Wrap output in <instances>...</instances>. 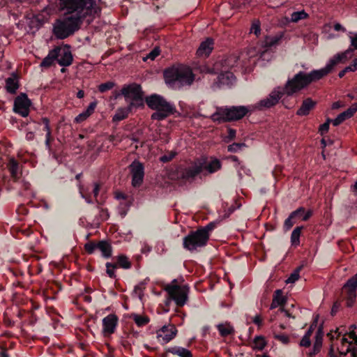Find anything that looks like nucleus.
<instances>
[{
    "mask_svg": "<svg viewBox=\"0 0 357 357\" xmlns=\"http://www.w3.org/2000/svg\"><path fill=\"white\" fill-rule=\"evenodd\" d=\"M302 269V266L298 267L288 278L287 282L288 283H294L299 278V272Z\"/></svg>",
    "mask_w": 357,
    "mask_h": 357,
    "instance_id": "obj_44",
    "label": "nucleus"
},
{
    "mask_svg": "<svg viewBox=\"0 0 357 357\" xmlns=\"http://www.w3.org/2000/svg\"><path fill=\"white\" fill-rule=\"evenodd\" d=\"M89 117V116L84 111L75 117V121L77 123H80L86 120Z\"/></svg>",
    "mask_w": 357,
    "mask_h": 357,
    "instance_id": "obj_54",
    "label": "nucleus"
},
{
    "mask_svg": "<svg viewBox=\"0 0 357 357\" xmlns=\"http://www.w3.org/2000/svg\"><path fill=\"white\" fill-rule=\"evenodd\" d=\"M131 317L139 327L144 326L150 321L147 316H142L135 313L132 314Z\"/></svg>",
    "mask_w": 357,
    "mask_h": 357,
    "instance_id": "obj_31",
    "label": "nucleus"
},
{
    "mask_svg": "<svg viewBox=\"0 0 357 357\" xmlns=\"http://www.w3.org/2000/svg\"><path fill=\"white\" fill-rule=\"evenodd\" d=\"M228 135L227 136L228 141H231L235 139L236 130L235 129L229 128H228Z\"/></svg>",
    "mask_w": 357,
    "mask_h": 357,
    "instance_id": "obj_59",
    "label": "nucleus"
},
{
    "mask_svg": "<svg viewBox=\"0 0 357 357\" xmlns=\"http://www.w3.org/2000/svg\"><path fill=\"white\" fill-rule=\"evenodd\" d=\"M167 353H172L180 357H192V353L187 349L181 347H172L167 349Z\"/></svg>",
    "mask_w": 357,
    "mask_h": 357,
    "instance_id": "obj_25",
    "label": "nucleus"
},
{
    "mask_svg": "<svg viewBox=\"0 0 357 357\" xmlns=\"http://www.w3.org/2000/svg\"><path fill=\"white\" fill-rule=\"evenodd\" d=\"M311 330H307L301 340L300 345L301 347H308L311 344L310 341Z\"/></svg>",
    "mask_w": 357,
    "mask_h": 357,
    "instance_id": "obj_41",
    "label": "nucleus"
},
{
    "mask_svg": "<svg viewBox=\"0 0 357 357\" xmlns=\"http://www.w3.org/2000/svg\"><path fill=\"white\" fill-rule=\"evenodd\" d=\"M310 73H306L300 71L296 73L291 79H289L284 87H278L275 89L268 96V97L261 100L255 106L258 109L264 108H270L278 103L279 100L286 94L291 96L294 93L301 91L307 87L312 82H314L310 77Z\"/></svg>",
    "mask_w": 357,
    "mask_h": 357,
    "instance_id": "obj_3",
    "label": "nucleus"
},
{
    "mask_svg": "<svg viewBox=\"0 0 357 357\" xmlns=\"http://www.w3.org/2000/svg\"><path fill=\"white\" fill-rule=\"evenodd\" d=\"M119 318L114 314H110L102 319V327L105 333L112 334L118 325Z\"/></svg>",
    "mask_w": 357,
    "mask_h": 357,
    "instance_id": "obj_16",
    "label": "nucleus"
},
{
    "mask_svg": "<svg viewBox=\"0 0 357 357\" xmlns=\"http://www.w3.org/2000/svg\"><path fill=\"white\" fill-rule=\"evenodd\" d=\"M341 306V302L340 301H336L332 307L331 309V315L334 316L336 314L337 312L339 310L340 307Z\"/></svg>",
    "mask_w": 357,
    "mask_h": 357,
    "instance_id": "obj_58",
    "label": "nucleus"
},
{
    "mask_svg": "<svg viewBox=\"0 0 357 357\" xmlns=\"http://www.w3.org/2000/svg\"><path fill=\"white\" fill-rule=\"evenodd\" d=\"M308 17V15L305 12V10L294 12L291 15V21L292 22L297 23L301 20H304Z\"/></svg>",
    "mask_w": 357,
    "mask_h": 357,
    "instance_id": "obj_36",
    "label": "nucleus"
},
{
    "mask_svg": "<svg viewBox=\"0 0 357 357\" xmlns=\"http://www.w3.org/2000/svg\"><path fill=\"white\" fill-rule=\"evenodd\" d=\"M176 155L174 152H168L167 154L163 155L160 157V160L161 162L166 163L170 162Z\"/></svg>",
    "mask_w": 357,
    "mask_h": 357,
    "instance_id": "obj_50",
    "label": "nucleus"
},
{
    "mask_svg": "<svg viewBox=\"0 0 357 357\" xmlns=\"http://www.w3.org/2000/svg\"><path fill=\"white\" fill-rule=\"evenodd\" d=\"M12 178L17 181L21 176L22 173L20 172L19 162L13 158H10L7 164Z\"/></svg>",
    "mask_w": 357,
    "mask_h": 357,
    "instance_id": "obj_22",
    "label": "nucleus"
},
{
    "mask_svg": "<svg viewBox=\"0 0 357 357\" xmlns=\"http://www.w3.org/2000/svg\"><path fill=\"white\" fill-rule=\"evenodd\" d=\"M57 50H59L58 48H53L50 50L48 54L40 63V66L43 68H50L54 64V61L57 62Z\"/></svg>",
    "mask_w": 357,
    "mask_h": 357,
    "instance_id": "obj_23",
    "label": "nucleus"
},
{
    "mask_svg": "<svg viewBox=\"0 0 357 357\" xmlns=\"http://www.w3.org/2000/svg\"><path fill=\"white\" fill-rule=\"evenodd\" d=\"M303 229V226L296 227L291 234V243L293 246L297 247L300 245V236Z\"/></svg>",
    "mask_w": 357,
    "mask_h": 357,
    "instance_id": "obj_27",
    "label": "nucleus"
},
{
    "mask_svg": "<svg viewBox=\"0 0 357 357\" xmlns=\"http://www.w3.org/2000/svg\"><path fill=\"white\" fill-rule=\"evenodd\" d=\"M318 319H319V315H317V316L314 317V320H313V321H312V324L310 325V328H308V330H311V335L312 334V333H313V331H314V328H315L317 327V324H318Z\"/></svg>",
    "mask_w": 357,
    "mask_h": 357,
    "instance_id": "obj_62",
    "label": "nucleus"
},
{
    "mask_svg": "<svg viewBox=\"0 0 357 357\" xmlns=\"http://www.w3.org/2000/svg\"><path fill=\"white\" fill-rule=\"evenodd\" d=\"M344 291L346 295L344 298L346 299L347 306L351 307L353 306L356 298V291L354 290H348V289H342Z\"/></svg>",
    "mask_w": 357,
    "mask_h": 357,
    "instance_id": "obj_30",
    "label": "nucleus"
},
{
    "mask_svg": "<svg viewBox=\"0 0 357 357\" xmlns=\"http://www.w3.org/2000/svg\"><path fill=\"white\" fill-rule=\"evenodd\" d=\"M213 45L214 41L212 38H206V40L201 43L199 48L197 50V54L199 56H209L213 49Z\"/></svg>",
    "mask_w": 357,
    "mask_h": 357,
    "instance_id": "obj_18",
    "label": "nucleus"
},
{
    "mask_svg": "<svg viewBox=\"0 0 357 357\" xmlns=\"http://www.w3.org/2000/svg\"><path fill=\"white\" fill-rule=\"evenodd\" d=\"M171 300L174 301L177 307H181L188 301L190 288L188 284L178 285L176 279L173 280L171 284L165 287Z\"/></svg>",
    "mask_w": 357,
    "mask_h": 357,
    "instance_id": "obj_9",
    "label": "nucleus"
},
{
    "mask_svg": "<svg viewBox=\"0 0 357 357\" xmlns=\"http://www.w3.org/2000/svg\"><path fill=\"white\" fill-rule=\"evenodd\" d=\"M57 50V63L60 66L67 67L70 66L73 61V56L69 45H64L63 47L56 46Z\"/></svg>",
    "mask_w": 357,
    "mask_h": 357,
    "instance_id": "obj_14",
    "label": "nucleus"
},
{
    "mask_svg": "<svg viewBox=\"0 0 357 357\" xmlns=\"http://www.w3.org/2000/svg\"><path fill=\"white\" fill-rule=\"evenodd\" d=\"M97 106V102L93 101L91 102L86 109L84 111L86 114H87L89 116L94 112L95 109Z\"/></svg>",
    "mask_w": 357,
    "mask_h": 357,
    "instance_id": "obj_55",
    "label": "nucleus"
},
{
    "mask_svg": "<svg viewBox=\"0 0 357 357\" xmlns=\"http://www.w3.org/2000/svg\"><path fill=\"white\" fill-rule=\"evenodd\" d=\"M53 137H52V134H46L45 135V147L49 151H52L51 142L53 141Z\"/></svg>",
    "mask_w": 357,
    "mask_h": 357,
    "instance_id": "obj_56",
    "label": "nucleus"
},
{
    "mask_svg": "<svg viewBox=\"0 0 357 357\" xmlns=\"http://www.w3.org/2000/svg\"><path fill=\"white\" fill-rule=\"evenodd\" d=\"M252 321L255 324H256L257 326H258V327H260L262 326V319L261 317H260V315L259 314H257L252 319Z\"/></svg>",
    "mask_w": 357,
    "mask_h": 357,
    "instance_id": "obj_61",
    "label": "nucleus"
},
{
    "mask_svg": "<svg viewBox=\"0 0 357 357\" xmlns=\"http://www.w3.org/2000/svg\"><path fill=\"white\" fill-rule=\"evenodd\" d=\"M6 88L8 93L14 94L19 88L17 77L13 75L6 79Z\"/></svg>",
    "mask_w": 357,
    "mask_h": 357,
    "instance_id": "obj_24",
    "label": "nucleus"
},
{
    "mask_svg": "<svg viewBox=\"0 0 357 357\" xmlns=\"http://www.w3.org/2000/svg\"><path fill=\"white\" fill-rule=\"evenodd\" d=\"M273 299H276L277 302L280 303V307H283L287 303V297L283 296L282 289H277L273 294Z\"/></svg>",
    "mask_w": 357,
    "mask_h": 357,
    "instance_id": "obj_35",
    "label": "nucleus"
},
{
    "mask_svg": "<svg viewBox=\"0 0 357 357\" xmlns=\"http://www.w3.org/2000/svg\"><path fill=\"white\" fill-rule=\"evenodd\" d=\"M252 109L250 106H231L218 107L216 112L211 116L213 122L221 123L238 121L243 119L248 114H250Z\"/></svg>",
    "mask_w": 357,
    "mask_h": 357,
    "instance_id": "obj_6",
    "label": "nucleus"
},
{
    "mask_svg": "<svg viewBox=\"0 0 357 357\" xmlns=\"http://www.w3.org/2000/svg\"><path fill=\"white\" fill-rule=\"evenodd\" d=\"M176 333L177 330L174 325H165L158 331V338L161 337L164 343H167L176 336Z\"/></svg>",
    "mask_w": 357,
    "mask_h": 357,
    "instance_id": "obj_15",
    "label": "nucleus"
},
{
    "mask_svg": "<svg viewBox=\"0 0 357 357\" xmlns=\"http://www.w3.org/2000/svg\"><path fill=\"white\" fill-rule=\"evenodd\" d=\"M331 121V120L330 119H328L325 123L320 125L319 128V132L320 133L321 135H324L328 131Z\"/></svg>",
    "mask_w": 357,
    "mask_h": 357,
    "instance_id": "obj_48",
    "label": "nucleus"
},
{
    "mask_svg": "<svg viewBox=\"0 0 357 357\" xmlns=\"http://www.w3.org/2000/svg\"><path fill=\"white\" fill-rule=\"evenodd\" d=\"M305 209L303 207H299L296 210L294 211L293 212H298L296 215H295V220L297 218H303V214L305 213Z\"/></svg>",
    "mask_w": 357,
    "mask_h": 357,
    "instance_id": "obj_60",
    "label": "nucleus"
},
{
    "mask_svg": "<svg viewBox=\"0 0 357 357\" xmlns=\"http://www.w3.org/2000/svg\"><path fill=\"white\" fill-rule=\"evenodd\" d=\"M102 184L100 182H95L93 183V188L92 190V193L93 195V197H95L96 202L98 203V204H100L99 201L98 200L97 197L99 195L100 188Z\"/></svg>",
    "mask_w": 357,
    "mask_h": 357,
    "instance_id": "obj_47",
    "label": "nucleus"
},
{
    "mask_svg": "<svg viewBox=\"0 0 357 357\" xmlns=\"http://www.w3.org/2000/svg\"><path fill=\"white\" fill-rule=\"evenodd\" d=\"M250 32L255 33L257 36L260 34L261 28L259 21L252 23L250 28Z\"/></svg>",
    "mask_w": 357,
    "mask_h": 357,
    "instance_id": "obj_51",
    "label": "nucleus"
},
{
    "mask_svg": "<svg viewBox=\"0 0 357 357\" xmlns=\"http://www.w3.org/2000/svg\"><path fill=\"white\" fill-rule=\"evenodd\" d=\"M217 328L222 337H227L234 333V328L229 324H220L217 326Z\"/></svg>",
    "mask_w": 357,
    "mask_h": 357,
    "instance_id": "obj_28",
    "label": "nucleus"
},
{
    "mask_svg": "<svg viewBox=\"0 0 357 357\" xmlns=\"http://www.w3.org/2000/svg\"><path fill=\"white\" fill-rule=\"evenodd\" d=\"M266 345V341L264 336L259 335L256 336L253 340V348L259 351L264 349Z\"/></svg>",
    "mask_w": 357,
    "mask_h": 357,
    "instance_id": "obj_32",
    "label": "nucleus"
},
{
    "mask_svg": "<svg viewBox=\"0 0 357 357\" xmlns=\"http://www.w3.org/2000/svg\"><path fill=\"white\" fill-rule=\"evenodd\" d=\"M121 93L124 96L126 100H130V102H135V107L144 105L143 92L139 84L132 83L124 85L121 90Z\"/></svg>",
    "mask_w": 357,
    "mask_h": 357,
    "instance_id": "obj_11",
    "label": "nucleus"
},
{
    "mask_svg": "<svg viewBox=\"0 0 357 357\" xmlns=\"http://www.w3.org/2000/svg\"><path fill=\"white\" fill-rule=\"evenodd\" d=\"M349 118L350 117L347 115V114L345 112H343L338 114L337 116L333 121V124L334 126H337L346 119Z\"/></svg>",
    "mask_w": 357,
    "mask_h": 357,
    "instance_id": "obj_40",
    "label": "nucleus"
},
{
    "mask_svg": "<svg viewBox=\"0 0 357 357\" xmlns=\"http://www.w3.org/2000/svg\"><path fill=\"white\" fill-rule=\"evenodd\" d=\"M115 86V83L113 82H107L102 83L98 86V91L100 93H105L107 91L111 90Z\"/></svg>",
    "mask_w": 357,
    "mask_h": 357,
    "instance_id": "obj_39",
    "label": "nucleus"
},
{
    "mask_svg": "<svg viewBox=\"0 0 357 357\" xmlns=\"http://www.w3.org/2000/svg\"><path fill=\"white\" fill-rule=\"evenodd\" d=\"M98 248L102 252V256L108 259L112 256V245L105 241H100L98 243Z\"/></svg>",
    "mask_w": 357,
    "mask_h": 357,
    "instance_id": "obj_26",
    "label": "nucleus"
},
{
    "mask_svg": "<svg viewBox=\"0 0 357 357\" xmlns=\"http://www.w3.org/2000/svg\"><path fill=\"white\" fill-rule=\"evenodd\" d=\"M100 215L102 216V219L105 220L109 218V212L107 208H102L100 210Z\"/></svg>",
    "mask_w": 357,
    "mask_h": 357,
    "instance_id": "obj_63",
    "label": "nucleus"
},
{
    "mask_svg": "<svg viewBox=\"0 0 357 357\" xmlns=\"http://www.w3.org/2000/svg\"><path fill=\"white\" fill-rule=\"evenodd\" d=\"M347 115L351 118L357 112V102L350 106L347 110L344 111Z\"/></svg>",
    "mask_w": 357,
    "mask_h": 357,
    "instance_id": "obj_53",
    "label": "nucleus"
},
{
    "mask_svg": "<svg viewBox=\"0 0 357 357\" xmlns=\"http://www.w3.org/2000/svg\"><path fill=\"white\" fill-rule=\"evenodd\" d=\"M316 104L317 102L310 98L303 100L301 107L296 112V114L298 116L308 115L310 112L315 107Z\"/></svg>",
    "mask_w": 357,
    "mask_h": 357,
    "instance_id": "obj_20",
    "label": "nucleus"
},
{
    "mask_svg": "<svg viewBox=\"0 0 357 357\" xmlns=\"http://www.w3.org/2000/svg\"><path fill=\"white\" fill-rule=\"evenodd\" d=\"M357 289V274L350 278L343 286L342 289L354 290Z\"/></svg>",
    "mask_w": 357,
    "mask_h": 357,
    "instance_id": "obj_33",
    "label": "nucleus"
},
{
    "mask_svg": "<svg viewBox=\"0 0 357 357\" xmlns=\"http://www.w3.org/2000/svg\"><path fill=\"white\" fill-rule=\"evenodd\" d=\"M27 33L34 34L43 26V22L38 17L33 15L26 19Z\"/></svg>",
    "mask_w": 357,
    "mask_h": 357,
    "instance_id": "obj_19",
    "label": "nucleus"
},
{
    "mask_svg": "<svg viewBox=\"0 0 357 357\" xmlns=\"http://www.w3.org/2000/svg\"><path fill=\"white\" fill-rule=\"evenodd\" d=\"M147 105L155 112L152 114L153 120L162 121L176 112L174 104L167 102L162 96L153 94L146 98Z\"/></svg>",
    "mask_w": 357,
    "mask_h": 357,
    "instance_id": "obj_7",
    "label": "nucleus"
},
{
    "mask_svg": "<svg viewBox=\"0 0 357 357\" xmlns=\"http://www.w3.org/2000/svg\"><path fill=\"white\" fill-rule=\"evenodd\" d=\"M185 65H173L165 69L163 76L166 84L171 89H179L183 86H191L196 79L195 68Z\"/></svg>",
    "mask_w": 357,
    "mask_h": 357,
    "instance_id": "obj_5",
    "label": "nucleus"
},
{
    "mask_svg": "<svg viewBox=\"0 0 357 357\" xmlns=\"http://www.w3.org/2000/svg\"><path fill=\"white\" fill-rule=\"evenodd\" d=\"M321 346H322V344L319 340H315L314 346H313V349L310 353V356L312 357L313 356H315L316 354H317L320 351Z\"/></svg>",
    "mask_w": 357,
    "mask_h": 357,
    "instance_id": "obj_49",
    "label": "nucleus"
},
{
    "mask_svg": "<svg viewBox=\"0 0 357 357\" xmlns=\"http://www.w3.org/2000/svg\"><path fill=\"white\" fill-rule=\"evenodd\" d=\"M208 239L207 235L204 231L199 229L191 231L183 239V248L188 250L193 251L198 248H202L207 244Z\"/></svg>",
    "mask_w": 357,
    "mask_h": 357,
    "instance_id": "obj_10",
    "label": "nucleus"
},
{
    "mask_svg": "<svg viewBox=\"0 0 357 357\" xmlns=\"http://www.w3.org/2000/svg\"><path fill=\"white\" fill-rule=\"evenodd\" d=\"M245 143H233L228 146L227 150L229 152L236 153L239 150H241L243 147H245Z\"/></svg>",
    "mask_w": 357,
    "mask_h": 357,
    "instance_id": "obj_42",
    "label": "nucleus"
},
{
    "mask_svg": "<svg viewBox=\"0 0 357 357\" xmlns=\"http://www.w3.org/2000/svg\"><path fill=\"white\" fill-rule=\"evenodd\" d=\"M324 335V327L322 325H320L318 328L317 333H316V336H315L316 340H319L320 342L322 343Z\"/></svg>",
    "mask_w": 357,
    "mask_h": 357,
    "instance_id": "obj_57",
    "label": "nucleus"
},
{
    "mask_svg": "<svg viewBox=\"0 0 357 357\" xmlns=\"http://www.w3.org/2000/svg\"><path fill=\"white\" fill-rule=\"evenodd\" d=\"M160 48L158 46L155 47L151 52L143 56L142 60L146 62L149 59L154 61L155 58L160 54Z\"/></svg>",
    "mask_w": 357,
    "mask_h": 357,
    "instance_id": "obj_34",
    "label": "nucleus"
},
{
    "mask_svg": "<svg viewBox=\"0 0 357 357\" xmlns=\"http://www.w3.org/2000/svg\"><path fill=\"white\" fill-rule=\"evenodd\" d=\"M215 227V224L213 222H209L206 226L198 229L201 232L204 231L207 235L208 239H209L210 233Z\"/></svg>",
    "mask_w": 357,
    "mask_h": 357,
    "instance_id": "obj_45",
    "label": "nucleus"
},
{
    "mask_svg": "<svg viewBox=\"0 0 357 357\" xmlns=\"http://www.w3.org/2000/svg\"><path fill=\"white\" fill-rule=\"evenodd\" d=\"M129 169L132 175V185L139 188L142 185L144 178V165L137 160H135L130 165Z\"/></svg>",
    "mask_w": 357,
    "mask_h": 357,
    "instance_id": "obj_12",
    "label": "nucleus"
},
{
    "mask_svg": "<svg viewBox=\"0 0 357 357\" xmlns=\"http://www.w3.org/2000/svg\"><path fill=\"white\" fill-rule=\"evenodd\" d=\"M105 266L107 268L106 272L108 276L110 278L115 279L116 275L114 270L118 268V265L110 262H107Z\"/></svg>",
    "mask_w": 357,
    "mask_h": 357,
    "instance_id": "obj_38",
    "label": "nucleus"
},
{
    "mask_svg": "<svg viewBox=\"0 0 357 357\" xmlns=\"http://www.w3.org/2000/svg\"><path fill=\"white\" fill-rule=\"evenodd\" d=\"M220 160L213 158L210 162L206 158L197 159L191 162L188 165H180L169 173L172 180L178 181L181 185L192 183L195 178L204 170L208 174H213L221 169Z\"/></svg>",
    "mask_w": 357,
    "mask_h": 357,
    "instance_id": "obj_4",
    "label": "nucleus"
},
{
    "mask_svg": "<svg viewBox=\"0 0 357 357\" xmlns=\"http://www.w3.org/2000/svg\"><path fill=\"white\" fill-rule=\"evenodd\" d=\"M275 339L282 342L284 344H288L289 342V337L284 334H274Z\"/></svg>",
    "mask_w": 357,
    "mask_h": 357,
    "instance_id": "obj_52",
    "label": "nucleus"
},
{
    "mask_svg": "<svg viewBox=\"0 0 357 357\" xmlns=\"http://www.w3.org/2000/svg\"><path fill=\"white\" fill-rule=\"evenodd\" d=\"M96 248H98V243H95L93 241L88 242L84 245L85 251L89 255L93 254Z\"/></svg>",
    "mask_w": 357,
    "mask_h": 357,
    "instance_id": "obj_46",
    "label": "nucleus"
},
{
    "mask_svg": "<svg viewBox=\"0 0 357 357\" xmlns=\"http://www.w3.org/2000/svg\"><path fill=\"white\" fill-rule=\"evenodd\" d=\"M298 212H291L289 217L284 220V229L285 231L289 230L295 223V215Z\"/></svg>",
    "mask_w": 357,
    "mask_h": 357,
    "instance_id": "obj_37",
    "label": "nucleus"
},
{
    "mask_svg": "<svg viewBox=\"0 0 357 357\" xmlns=\"http://www.w3.org/2000/svg\"><path fill=\"white\" fill-rule=\"evenodd\" d=\"M79 193L81 195V197L85 199V201L88 204H93V201L91 199V193L89 192V190H84L82 188H79Z\"/></svg>",
    "mask_w": 357,
    "mask_h": 357,
    "instance_id": "obj_43",
    "label": "nucleus"
},
{
    "mask_svg": "<svg viewBox=\"0 0 357 357\" xmlns=\"http://www.w3.org/2000/svg\"><path fill=\"white\" fill-rule=\"evenodd\" d=\"M351 46H352L354 49L357 50V33L355 36H351Z\"/></svg>",
    "mask_w": 357,
    "mask_h": 357,
    "instance_id": "obj_64",
    "label": "nucleus"
},
{
    "mask_svg": "<svg viewBox=\"0 0 357 357\" xmlns=\"http://www.w3.org/2000/svg\"><path fill=\"white\" fill-rule=\"evenodd\" d=\"M284 35L283 32H280L274 36H266L262 42V46L265 48L263 54L273 47H275L284 38Z\"/></svg>",
    "mask_w": 357,
    "mask_h": 357,
    "instance_id": "obj_17",
    "label": "nucleus"
},
{
    "mask_svg": "<svg viewBox=\"0 0 357 357\" xmlns=\"http://www.w3.org/2000/svg\"><path fill=\"white\" fill-rule=\"evenodd\" d=\"M31 105L30 99L24 93H21L14 100L13 112L22 117H26L29 114Z\"/></svg>",
    "mask_w": 357,
    "mask_h": 357,
    "instance_id": "obj_13",
    "label": "nucleus"
},
{
    "mask_svg": "<svg viewBox=\"0 0 357 357\" xmlns=\"http://www.w3.org/2000/svg\"><path fill=\"white\" fill-rule=\"evenodd\" d=\"M354 50L352 46H350L344 52L335 54L328 61L324 68L319 70H312L310 73L311 78H312L314 82L322 79L324 77L331 73L339 63L344 62L351 59L354 56Z\"/></svg>",
    "mask_w": 357,
    "mask_h": 357,
    "instance_id": "obj_8",
    "label": "nucleus"
},
{
    "mask_svg": "<svg viewBox=\"0 0 357 357\" xmlns=\"http://www.w3.org/2000/svg\"><path fill=\"white\" fill-rule=\"evenodd\" d=\"M63 15L53 24L52 33L59 40L66 39L79 31L88 16L100 9L95 0H58Z\"/></svg>",
    "mask_w": 357,
    "mask_h": 357,
    "instance_id": "obj_1",
    "label": "nucleus"
},
{
    "mask_svg": "<svg viewBox=\"0 0 357 357\" xmlns=\"http://www.w3.org/2000/svg\"><path fill=\"white\" fill-rule=\"evenodd\" d=\"M135 102H129L126 107L119 108L113 116V121H121L128 116L135 107Z\"/></svg>",
    "mask_w": 357,
    "mask_h": 357,
    "instance_id": "obj_21",
    "label": "nucleus"
},
{
    "mask_svg": "<svg viewBox=\"0 0 357 357\" xmlns=\"http://www.w3.org/2000/svg\"><path fill=\"white\" fill-rule=\"evenodd\" d=\"M114 264L118 265V268L120 267L124 269H129L132 266V264L128 257L124 255L118 256L117 262Z\"/></svg>",
    "mask_w": 357,
    "mask_h": 357,
    "instance_id": "obj_29",
    "label": "nucleus"
},
{
    "mask_svg": "<svg viewBox=\"0 0 357 357\" xmlns=\"http://www.w3.org/2000/svg\"><path fill=\"white\" fill-rule=\"evenodd\" d=\"M239 58L235 54L219 56L206 63H198L195 71L201 74L218 75L214 79L211 88L215 91L224 87H230L235 82V76L230 70L238 63Z\"/></svg>",
    "mask_w": 357,
    "mask_h": 357,
    "instance_id": "obj_2",
    "label": "nucleus"
}]
</instances>
